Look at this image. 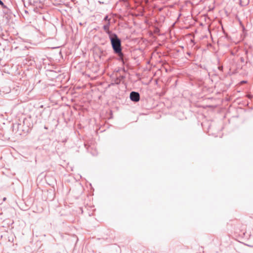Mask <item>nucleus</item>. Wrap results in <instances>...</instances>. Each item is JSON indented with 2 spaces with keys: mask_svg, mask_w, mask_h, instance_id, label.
I'll return each mask as SVG.
<instances>
[{
  "mask_svg": "<svg viewBox=\"0 0 253 253\" xmlns=\"http://www.w3.org/2000/svg\"><path fill=\"white\" fill-rule=\"evenodd\" d=\"M110 25H111V21H108V22H107L106 24L104 25L103 26V30H104L105 33L108 35L109 38L111 36L114 35V34H116V33H114L109 30Z\"/></svg>",
  "mask_w": 253,
  "mask_h": 253,
  "instance_id": "5",
  "label": "nucleus"
},
{
  "mask_svg": "<svg viewBox=\"0 0 253 253\" xmlns=\"http://www.w3.org/2000/svg\"><path fill=\"white\" fill-rule=\"evenodd\" d=\"M103 21H104L105 22H108V21H111V18H109L108 15L107 14L104 17Z\"/></svg>",
  "mask_w": 253,
  "mask_h": 253,
  "instance_id": "13",
  "label": "nucleus"
},
{
  "mask_svg": "<svg viewBox=\"0 0 253 253\" xmlns=\"http://www.w3.org/2000/svg\"><path fill=\"white\" fill-rule=\"evenodd\" d=\"M240 60L242 63H244L245 61L244 58L243 57H240Z\"/></svg>",
  "mask_w": 253,
  "mask_h": 253,
  "instance_id": "19",
  "label": "nucleus"
},
{
  "mask_svg": "<svg viewBox=\"0 0 253 253\" xmlns=\"http://www.w3.org/2000/svg\"><path fill=\"white\" fill-rule=\"evenodd\" d=\"M121 80L119 78H116L115 79L112 80V82L109 84V86L111 85H119L120 84Z\"/></svg>",
  "mask_w": 253,
  "mask_h": 253,
  "instance_id": "8",
  "label": "nucleus"
},
{
  "mask_svg": "<svg viewBox=\"0 0 253 253\" xmlns=\"http://www.w3.org/2000/svg\"><path fill=\"white\" fill-rule=\"evenodd\" d=\"M98 49L99 50V53L97 54V53L96 52L94 53V54L97 55L100 59H101L103 57L105 56V51L100 48H99Z\"/></svg>",
  "mask_w": 253,
  "mask_h": 253,
  "instance_id": "9",
  "label": "nucleus"
},
{
  "mask_svg": "<svg viewBox=\"0 0 253 253\" xmlns=\"http://www.w3.org/2000/svg\"><path fill=\"white\" fill-rule=\"evenodd\" d=\"M187 54L190 56L191 55V53L190 52H187Z\"/></svg>",
  "mask_w": 253,
  "mask_h": 253,
  "instance_id": "21",
  "label": "nucleus"
},
{
  "mask_svg": "<svg viewBox=\"0 0 253 253\" xmlns=\"http://www.w3.org/2000/svg\"><path fill=\"white\" fill-rule=\"evenodd\" d=\"M120 71H123L124 72H126V70L125 68L124 67H123L122 68H119V69L116 72H120Z\"/></svg>",
  "mask_w": 253,
  "mask_h": 253,
  "instance_id": "15",
  "label": "nucleus"
},
{
  "mask_svg": "<svg viewBox=\"0 0 253 253\" xmlns=\"http://www.w3.org/2000/svg\"><path fill=\"white\" fill-rule=\"evenodd\" d=\"M110 41L111 47L114 53H121V49H123L122 46V40L118 37L117 34L109 38Z\"/></svg>",
  "mask_w": 253,
  "mask_h": 253,
  "instance_id": "2",
  "label": "nucleus"
},
{
  "mask_svg": "<svg viewBox=\"0 0 253 253\" xmlns=\"http://www.w3.org/2000/svg\"><path fill=\"white\" fill-rule=\"evenodd\" d=\"M130 100L133 102H138L140 99V94L137 91H132L129 94Z\"/></svg>",
  "mask_w": 253,
  "mask_h": 253,
  "instance_id": "4",
  "label": "nucleus"
},
{
  "mask_svg": "<svg viewBox=\"0 0 253 253\" xmlns=\"http://www.w3.org/2000/svg\"><path fill=\"white\" fill-rule=\"evenodd\" d=\"M28 3L29 5L37 6L38 1L37 0H28Z\"/></svg>",
  "mask_w": 253,
  "mask_h": 253,
  "instance_id": "11",
  "label": "nucleus"
},
{
  "mask_svg": "<svg viewBox=\"0 0 253 253\" xmlns=\"http://www.w3.org/2000/svg\"><path fill=\"white\" fill-rule=\"evenodd\" d=\"M20 123L12 124V130L15 131V132L19 135H26L31 131L33 126L31 119L30 117L25 118L22 122L20 121Z\"/></svg>",
  "mask_w": 253,
  "mask_h": 253,
  "instance_id": "1",
  "label": "nucleus"
},
{
  "mask_svg": "<svg viewBox=\"0 0 253 253\" xmlns=\"http://www.w3.org/2000/svg\"><path fill=\"white\" fill-rule=\"evenodd\" d=\"M5 7H2L3 9V12L5 14H9L11 13V10L10 9H9L6 5Z\"/></svg>",
  "mask_w": 253,
  "mask_h": 253,
  "instance_id": "10",
  "label": "nucleus"
},
{
  "mask_svg": "<svg viewBox=\"0 0 253 253\" xmlns=\"http://www.w3.org/2000/svg\"><path fill=\"white\" fill-rule=\"evenodd\" d=\"M128 58L126 57V58H124L122 60H120V62H121L123 66V67H124V66L125 65H127V61H128Z\"/></svg>",
  "mask_w": 253,
  "mask_h": 253,
  "instance_id": "12",
  "label": "nucleus"
},
{
  "mask_svg": "<svg viewBox=\"0 0 253 253\" xmlns=\"http://www.w3.org/2000/svg\"><path fill=\"white\" fill-rule=\"evenodd\" d=\"M119 78L120 79V80H121V81H122V80H124V78H125V77L124 76H123V75H122V76H120Z\"/></svg>",
  "mask_w": 253,
  "mask_h": 253,
  "instance_id": "20",
  "label": "nucleus"
},
{
  "mask_svg": "<svg viewBox=\"0 0 253 253\" xmlns=\"http://www.w3.org/2000/svg\"><path fill=\"white\" fill-rule=\"evenodd\" d=\"M5 200H6V198H4L3 199V201H5Z\"/></svg>",
  "mask_w": 253,
  "mask_h": 253,
  "instance_id": "27",
  "label": "nucleus"
},
{
  "mask_svg": "<svg viewBox=\"0 0 253 253\" xmlns=\"http://www.w3.org/2000/svg\"><path fill=\"white\" fill-rule=\"evenodd\" d=\"M98 2L100 4H103L104 3V2H102V1H101L100 0L98 1Z\"/></svg>",
  "mask_w": 253,
  "mask_h": 253,
  "instance_id": "25",
  "label": "nucleus"
},
{
  "mask_svg": "<svg viewBox=\"0 0 253 253\" xmlns=\"http://www.w3.org/2000/svg\"><path fill=\"white\" fill-rule=\"evenodd\" d=\"M114 54L117 55V57L116 58V59L119 61H120V60H122L124 58H126L125 54L123 52V49H121V53H114Z\"/></svg>",
  "mask_w": 253,
  "mask_h": 253,
  "instance_id": "7",
  "label": "nucleus"
},
{
  "mask_svg": "<svg viewBox=\"0 0 253 253\" xmlns=\"http://www.w3.org/2000/svg\"><path fill=\"white\" fill-rule=\"evenodd\" d=\"M199 67H200V68L202 69H204V70H205L206 71L208 70L207 68V67L206 65H202V64H200L199 66H198Z\"/></svg>",
  "mask_w": 253,
  "mask_h": 253,
  "instance_id": "14",
  "label": "nucleus"
},
{
  "mask_svg": "<svg viewBox=\"0 0 253 253\" xmlns=\"http://www.w3.org/2000/svg\"><path fill=\"white\" fill-rule=\"evenodd\" d=\"M24 12L26 13V14H28V11L27 10H24Z\"/></svg>",
  "mask_w": 253,
  "mask_h": 253,
  "instance_id": "23",
  "label": "nucleus"
},
{
  "mask_svg": "<svg viewBox=\"0 0 253 253\" xmlns=\"http://www.w3.org/2000/svg\"><path fill=\"white\" fill-rule=\"evenodd\" d=\"M24 63L29 66H33L35 64V61L34 57L30 56L25 59Z\"/></svg>",
  "mask_w": 253,
  "mask_h": 253,
  "instance_id": "6",
  "label": "nucleus"
},
{
  "mask_svg": "<svg viewBox=\"0 0 253 253\" xmlns=\"http://www.w3.org/2000/svg\"><path fill=\"white\" fill-rule=\"evenodd\" d=\"M248 50H246V54H248Z\"/></svg>",
  "mask_w": 253,
  "mask_h": 253,
  "instance_id": "26",
  "label": "nucleus"
},
{
  "mask_svg": "<svg viewBox=\"0 0 253 253\" xmlns=\"http://www.w3.org/2000/svg\"><path fill=\"white\" fill-rule=\"evenodd\" d=\"M218 69L220 71H223V66H221V65H219L217 67Z\"/></svg>",
  "mask_w": 253,
  "mask_h": 253,
  "instance_id": "17",
  "label": "nucleus"
},
{
  "mask_svg": "<svg viewBox=\"0 0 253 253\" xmlns=\"http://www.w3.org/2000/svg\"><path fill=\"white\" fill-rule=\"evenodd\" d=\"M241 83H247V81H244H244H242L241 82Z\"/></svg>",
  "mask_w": 253,
  "mask_h": 253,
  "instance_id": "24",
  "label": "nucleus"
},
{
  "mask_svg": "<svg viewBox=\"0 0 253 253\" xmlns=\"http://www.w3.org/2000/svg\"><path fill=\"white\" fill-rule=\"evenodd\" d=\"M0 5L1 6V7H5V5L1 0H0Z\"/></svg>",
  "mask_w": 253,
  "mask_h": 253,
  "instance_id": "16",
  "label": "nucleus"
},
{
  "mask_svg": "<svg viewBox=\"0 0 253 253\" xmlns=\"http://www.w3.org/2000/svg\"><path fill=\"white\" fill-rule=\"evenodd\" d=\"M240 23L242 25L243 31H245L246 30V28H245V26L243 25L242 24L241 21H240Z\"/></svg>",
  "mask_w": 253,
  "mask_h": 253,
  "instance_id": "18",
  "label": "nucleus"
},
{
  "mask_svg": "<svg viewBox=\"0 0 253 253\" xmlns=\"http://www.w3.org/2000/svg\"><path fill=\"white\" fill-rule=\"evenodd\" d=\"M59 72V70L56 71L53 70H46V75L50 80H53L58 77Z\"/></svg>",
  "mask_w": 253,
  "mask_h": 253,
  "instance_id": "3",
  "label": "nucleus"
},
{
  "mask_svg": "<svg viewBox=\"0 0 253 253\" xmlns=\"http://www.w3.org/2000/svg\"><path fill=\"white\" fill-rule=\"evenodd\" d=\"M240 0V4L241 5V6H243L244 5L242 4V0Z\"/></svg>",
  "mask_w": 253,
  "mask_h": 253,
  "instance_id": "22",
  "label": "nucleus"
}]
</instances>
